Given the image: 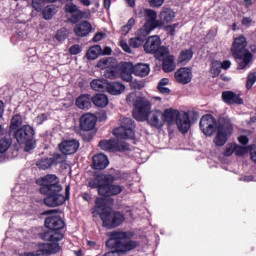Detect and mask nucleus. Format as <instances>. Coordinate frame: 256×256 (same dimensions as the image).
Wrapping results in <instances>:
<instances>
[{"label": "nucleus", "instance_id": "f257e3e1", "mask_svg": "<svg viewBox=\"0 0 256 256\" xmlns=\"http://www.w3.org/2000/svg\"><path fill=\"white\" fill-rule=\"evenodd\" d=\"M200 129L208 137H211L216 131L213 143L217 147H223L233 133V123H231L229 118L220 117L218 120H215V117L207 114L200 120Z\"/></svg>", "mask_w": 256, "mask_h": 256}, {"label": "nucleus", "instance_id": "f03ea898", "mask_svg": "<svg viewBox=\"0 0 256 256\" xmlns=\"http://www.w3.org/2000/svg\"><path fill=\"white\" fill-rule=\"evenodd\" d=\"M94 215H100L104 227L108 229H113V227H119L123 221H125V216L119 212H111L105 204V199L97 198L96 205L94 207Z\"/></svg>", "mask_w": 256, "mask_h": 256}, {"label": "nucleus", "instance_id": "7ed1b4c3", "mask_svg": "<svg viewBox=\"0 0 256 256\" xmlns=\"http://www.w3.org/2000/svg\"><path fill=\"white\" fill-rule=\"evenodd\" d=\"M132 232L114 231L110 233V239L106 242V246L110 249L126 253V251H133L139 242L131 240Z\"/></svg>", "mask_w": 256, "mask_h": 256}, {"label": "nucleus", "instance_id": "20e7f679", "mask_svg": "<svg viewBox=\"0 0 256 256\" xmlns=\"http://www.w3.org/2000/svg\"><path fill=\"white\" fill-rule=\"evenodd\" d=\"M231 53L238 63V69H247L251 61H253V54L247 50V38L245 36H239L234 39Z\"/></svg>", "mask_w": 256, "mask_h": 256}, {"label": "nucleus", "instance_id": "39448f33", "mask_svg": "<svg viewBox=\"0 0 256 256\" xmlns=\"http://www.w3.org/2000/svg\"><path fill=\"white\" fill-rule=\"evenodd\" d=\"M126 101L134 106L133 116L137 121H145L151 113V101L145 97L137 96L135 92L127 95Z\"/></svg>", "mask_w": 256, "mask_h": 256}, {"label": "nucleus", "instance_id": "423d86ee", "mask_svg": "<svg viewBox=\"0 0 256 256\" xmlns=\"http://www.w3.org/2000/svg\"><path fill=\"white\" fill-rule=\"evenodd\" d=\"M63 232L61 230H48L41 234V238L44 241H50L49 243L40 244L39 250L42 255H53L61 251L59 241L63 239Z\"/></svg>", "mask_w": 256, "mask_h": 256}, {"label": "nucleus", "instance_id": "0eeeda50", "mask_svg": "<svg viewBox=\"0 0 256 256\" xmlns=\"http://www.w3.org/2000/svg\"><path fill=\"white\" fill-rule=\"evenodd\" d=\"M137 17H145L146 22L144 23L142 29L151 33L153 29L159 27V20H157V12L151 9L140 8L136 11Z\"/></svg>", "mask_w": 256, "mask_h": 256}, {"label": "nucleus", "instance_id": "6e6552de", "mask_svg": "<svg viewBox=\"0 0 256 256\" xmlns=\"http://www.w3.org/2000/svg\"><path fill=\"white\" fill-rule=\"evenodd\" d=\"M156 59L162 61V69L165 73H171L175 71V57L169 52V48L161 46V48L156 52Z\"/></svg>", "mask_w": 256, "mask_h": 256}, {"label": "nucleus", "instance_id": "1a4fd4ad", "mask_svg": "<svg viewBox=\"0 0 256 256\" xmlns=\"http://www.w3.org/2000/svg\"><path fill=\"white\" fill-rule=\"evenodd\" d=\"M135 123L131 118H123L121 126L114 129L113 134L117 139H133L135 137Z\"/></svg>", "mask_w": 256, "mask_h": 256}, {"label": "nucleus", "instance_id": "9d476101", "mask_svg": "<svg viewBox=\"0 0 256 256\" xmlns=\"http://www.w3.org/2000/svg\"><path fill=\"white\" fill-rule=\"evenodd\" d=\"M38 185H41L40 193H53V191H61L59 178L53 174H48L40 180H37Z\"/></svg>", "mask_w": 256, "mask_h": 256}, {"label": "nucleus", "instance_id": "9b49d317", "mask_svg": "<svg viewBox=\"0 0 256 256\" xmlns=\"http://www.w3.org/2000/svg\"><path fill=\"white\" fill-rule=\"evenodd\" d=\"M99 147L103 149V151H127V149H129L127 143L119 141L118 139L102 140L99 143Z\"/></svg>", "mask_w": 256, "mask_h": 256}, {"label": "nucleus", "instance_id": "f8f14e48", "mask_svg": "<svg viewBox=\"0 0 256 256\" xmlns=\"http://www.w3.org/2000/svg\"><path fill=\"white\" fill-rule=\"evenodd\" d=\"M60 191H52L42 193L43 195H48L44 199L45 205L48 207H59V205H63L65 203V196L59 194Z\"/></svg>", "mask_w": 256, "mask_h": 256}, {"label": "nucleus", "instance_id": "ddd939ff", "mask_svg": "<svg viewBox=\"0 0 256 256\" xmlns=\"http://www.w3.org/2000/svg\"><path fill=\"white\" fill-rule=\"evenodd\" d=\"M35 135V130L30 125H24L14 133V137L17 143L23 144L29 139H33Z\"/></svg>", "mask_w": 256, "mask_h": 256}, {"label": "nucleus", "instance_id": "4468645a", "mask_svg": "<svg viewBox=\"0 0 256 256\" xmlns=\"http://www.w3.org/2000/svg\"><path fill=\"white\" fill-rule=\"evenodd\" d=\"M146 119L148 121V124L151 127H155V129H161V127L165 125L163 112H161L160 110H154L152 112L150 111Z\"/></svg>", "mask_w": 256, "mask_h": 256}, {"label": "nucleus", "instance_id": "2eb2a0df", "mask_svg": "<svg viewBox=\"0 0 256 256\" xmlns=\"http://www.w3.org/2000/svg\"><path fill=\"white\" fill-rule=\"evenodd\" d=\"M175 11L171 8L163 7L158 15V24L159 27H163V25H169V23H173L176 17Z\"/></svg>", "mask_w": 256, "mask_h": 256}, {"label": "nucleus", "instance_id": "dca6fc26", "mask_svg": "<svg viewBox=\"0 0 256 256\" xmlns=\"http://www.w3.org/2000/svg\"><path fill=\"white\" fill-rule=\"evenodd\" d=\"M95 125H97V117L91 113H86L80 118V129L82 131H91L95 129Z\"/></svg>", "mask_w": 256, "mask_h": 256}, {"label": "nucleus", "instance_id": "f3484780", "mask_svg": "<svg viewBox=\"0 0 256 256\" xmlns=\"http://www.w3.org/2000/svg\"><path fill=\"white\" fill-rule=\"evenodd\" d=\"M161 49V38L159 36H150L144 44V50L146 53H154L157 57V51Z\"/></svg>", "mask_w": 256, "mask_h": 256}, {"label": "nucleus", "instance_id": "a211bd4d", "mask_svg": "<svg viewBox=\"0 0 256 256\" xmlns=\"http://www.w3.org/2000/svg\"><path fill=\"white\" fill-rule=\"evenodd\" d=\"M59 151L64 155H73L77 153L79 149V141L77 140H65L59 144Z\"/></svg>", "mask_w": 256, "mask_h": 256}, {"label": "nucleus", "instance_id": "6ab92c4d", "mask_svg": "<svg viewBox=\"0 0 256 256\" xmlns=\"http://www.w3.org/2000/svg\"><path fill=\"white\" fill-rule=\"evenodd\" d=\"M45 227L49 230L61 231L65 227V222L59 215L54 214L45 219Z\"/></svg>", "mask_w": 256, "mask_h": 256}, {"label": "nucleus", "instance_id": "aec40b11", "mask_svg": "<svg viewBox=\"0 0 256 256\" xmlns=\"http://www.w3.org/2000/svg\"><path fill=\"white\" fill-rule=\"evenodd\" d=\"M121 191H123V187L120 185L109 184L106 180V184L99 189V195H102V197H111L113 195H119Z\"/></svg>", "mask_w": 256, "mask_h": 256}, {"label": "nucleus", "instance_id": "412c9836", "mask_svg": "<svg viewBox=\"0 0 256 256\" xmlns=\"http://www.w3.org/2000/svg\"><path fill=\"white\" fill-rule=\"evenodd\" d=\"M180 133H187L191 129V120L189 119V113L181 112L175 121Z\"/></svg>", "mask_w": 256, "mask_h": 256}, {"label": "nucleus", "instance_id": "4be33fe9", "mask_svg": "<svg viewBox=\"0 0 256 256\" xmlns=\"http://www.w3.org/2000/svg\"><path fill=\"white\" fill-rule=\"evenodd\" d=\"M149 33L150 32H147V30H144L143 28L138 29L136 31V36L130 39V47H133L134 49L141 47V45L147 41Z\"/></svg>", "mask_w": 256, "mask_h": 256}, {"label": "nucleus", "instance_id": "5701e85b", "mask_svg": "<svg viewBox=\"0 0 256 256\" xmlns=\"http://www.w3.org/2000/svg\"><path fill=\"white\" fill-rule=\"evenodd\" d=\"M174 77L178 83L187 85L188 83H191V79H193V73L189 68H180L175 72Z\"/></svg>", "mask_w": 256, "mask_h": 256}, {"label": "nucleus", "instance_id": "b1692460", "mask_svg": "<svg viewBox=\"0 0 256 256\" xmlns=\"http://www.w3.org/2000/svg\"><path fill=\"white\" fill-rule=\"evenodd\" d=\"M120 77L128 83L133 81V63L125 62L120 67Z\"/></svg>", "mask_w": 256, "mask_h": 256}, {"label": "nucleus", "instance_id": "393cba45", "mask_svg": "<svg viewBox=\"0 0 256 256\" xmlns=\"http://www.w3.org/2000/svg\"><path fill=\"white\" fill-rule=\"evenodd\" d=\"M91 29V23L82 21L75 26L74 33L77 35V37H87V35L91 33Z\"/></svg>", "mask_w": 256, "mask_h": 256}, {"label": "nucleus", "instance_id": "a878e982", "mask_svg": "<svg viewBox=\"0 0 256 256\" xmlns=\"http://www.w3.org/2000/svg\"><path fill=\"white\" fill-rule=\"evenodd\" d=\"M162 115L164 117V123H168L169 125H173L179 118V115H181V112L177 109L168 108L165 109L164 112H162Z\"/></svg>", "mask_w": 256, "mask_h": 256}, {"label": "nucleus", "instance_id": "bb28decb", "mask_svg": "<svg viewBox=\"0 0 256 256\" xmlns=\"http://www.w3.org/2000/svg\"><path fill=\"white\" fill-rule=\"evenodd\" d=\"M109 165V159L105 154L100 153L93 157V169L103 170Z\"/></svg>", "mask_w": 256, "mask_h": 256}, {"label": "nucleus", "instance_id": "cd10ccee", "mask_svg": "<svg viewBox=\"0 0 256 256\" xmlns=\"http://www.w3.org/2000/svg\"><path fill=\"white\" fill-rule=\"evenodd\" d=\"M222 99H223L224 103H227V105H233L235 103L237 105H242V103H243V99H241V97H239V95H237L231 91L223 92Z\"/></svg>", "mask_w": 256, "mask_h": 256}, {"label": "nucleus", "instance_id": "c85d7f7f", "mask_svg": "<svg viewBox=\"0 0 256 256\" xmlns=\"http://www.w3.org/2000/svg\"><path fill=\"white\" fill-rule=\"evenodd\" d=\"M107 179H109L107 175L99 174L94 179L88 182V186L91 189H98V193H99V189H101V187H105V184L107 183Z\"/></svg>", "mask_w": 256, "mask_h": 256}, {"label": "nucleus", "instance_id": "c756f323", "mask_svg": "<svg viewBox=\"0 0 256 256\" xmlns=\"http://www.w3.org/2000/svg\"><path fill=\"white\" fill-rule=\"evenodd\" d=\"M110 95H121L125 92V85L121 82H108L107 90Z\"/></svg>", "mask_w": 256, "mask_h": 256}, {"label": "nucleus", "instance_id": "7c9ffc66", "mask_svg": "<svg viewBox=\"0 0 256 256\" xmlns=\"http://www.w3.org/2000/svg\"><path fill=\"white\" fill-rule=\"evenodd\" d=\"M132 69L133 75H136V77H147L151 71V68H149L147 64L143 63L136 64Z\"/></svg>", "mask_w": 256, "mask_h": 256}, {"label": "nucleus", "instance_id": "2f4dec72", "mask_svg": "<svg viewBox=\"0 0 256 256\" xmlns=\"http://www.w3.org/2000/svg\"><path fill=\"white\" fill-rule=\"evenodd\" d=\"M66 13H70L73 23H77V21L83 17V12H81L75 4L66 6Z\"/></svg>", "mask_w": 256, "mask_h": 256}, {"label": "nucleus", "instance_id": "473e14b6", "mask_svg": "<svg viewBox=\"0 0 256 256\" xmlns=\"http://www.w3.org/2000/svg\"><path fill=\"white\" fill-rule=\"evenodd\" d=\"M91 101H93V98L89 94H84L77 98L76 105L79 109H90Z\"/></svg>", "mask_w": 256, "mask_h": 256}, {"label": "nucleus", "instance_id": "72a5a7b5", "mask_svg": "<svg viewBox=\"0 0 256 256\" xmlns=\"http://www.w3.org/2000/svg\"><path fill=\"white\" fill-rule=\"evenodd\" d=\"M92 103L96 106V107H107V105H109V98L107 97V95L105 94H96L93 98H92Z\"/></svg>", "mask_w": 256, "mask_h": 256}, {"label": "nucleus", "instance_id": "f704fd0d", "mask_svg": "<svg viewBox=\"0 0 256 256\" xmlns=\"http://www.w3.org/2000/svg\"><path fill=\"white\" fill-rule=\"evenodd\" d=\"M109 82L106 79H95L91 82V88L94 91H107Z\"/></svg>", "mask_w": 256, "mask_h": 256}, {"label": "nucleus", "instance_id": "c9c22d12", "mask_svg": "<svg viewBox=\"0 0 256 256\" xmlns=\"http://www.w3.org/2000/svg\"><path fill=\"white\" fill-rule=\"evenodd\" d=\"M191 59H193V50L186 49L180 52L178 63H180V65H187Z\"/></svg>", "mask_w": 256, "mask_h": 256}, {"label": "nucleus", "instance_id": "e433bc0d", "mask_svg": "<svg viewBox=\"0 0 256 256\" xmlns=\"http://www.w3.org/2000/svg\"><path fill=\"white\" fill-rule=\"evenodd\" d=\"M101 53H103L101 47L99 45H94L89 48V50L86 53V57L87 59L95 60L97 59V57H99V55H101Z\"/></svg>", "mask_w": 256, "mask_h": 256}, {"label": "nucleus", "instance_id": "4c0bfd02", "mask_svg": "<svg viewBox=\"0 0 256 256\" xmlns=\"http://www.w3.org/2000/svg\"><path fill=\"white\" fill-rule=\"evenodd\" d=\"M55 13H57V8L54 5H48L42 10L43 19L49 21L53 19Z\"/></svg>", "mask_w": 256, "mask_h": 256}, {"label": "nucleus", "instance_id": "58836bf2", "mask_svg": "<svg viewBox=\"0 0 256 256\" xmlns=\"http://www.w3.org/2000/svg\"><path fill=\"white\" fill-rule=\"evenodd\" d=\"M23 124V118L21 115L17 114L12 117L11 124H10V131H15V129H19Z\"/></svg>", "mask_w": 256, "mask_h": 256}, {"label": "nucleus", "instance_id": "ea45409f", "mask_svg": "<svg viewBox=\"0 0 256 256\" xmlns=\"http://www.w3.org/2000/svg\"><path fill=\"white\" fill-rule=\"evenodd\" d=\"M65 155L66 154L64 153H55L53 157L50 158L52 160V165H59V163H65V161H67V156Z\"/></svg>", "mask_w": 256, "mask_h": 256}, {"label": "nucleus", "instance_id": "a19ab883", "mask_svg": "<svg viewBox=\"0 0 256 256\" xmlns=\"http://www.w3.org/2000/svg\"><path fill=\"white\" fill-rule=\"evenodd\" d=\"M11 139L9 138H1L0 139V153H7L9 151V147H11Z\"/></svg>", "mask_w": 256, "mask_h": 256}, {"label": "nucleus", "instance_id": "79ce46f5", "mask_svg": "<svg viewBox=\"0 0 256 256\" xmlns=\"http://www.w3.org/2000/svg\"><path fill=\"white\" fill-rule=\"evenodd\" d=\"M53 165V160L51 158H43L37 162V167L42 170L49 169Z\"/></svg>", "mask_w": 256, "mask_h": 256}, {"label": "nucleus", "instance_id": "37998d69", "mask_svg": "<svg viewBox=\"0 0 256 256\" xmlns=\"http://www.w3.org/2000/svg\"><path fill=\"white\" fill-rule=\"evenodd\" d=\"M133 25H135V20L133 18H130L126 25L122 26L121 33L122 35H127L131 29H133Z\"/></svg>", "mask_w": 256, "mask_h": 256}, {"label": "nucleus", "instance_id": "c03bdc74", "mask_svg": "<svg viewBox=\"0 0 256 256\" xmlns=\"http://www.w3.org/2000/svg\"><path fill=\"white\" fill-rule=\"evenodd\" d=\"M239 149L238 146H236L235 144H227L224 150V155L226 157H231L232 153H235V151H237Z\"/></svg>", "mask_w": 256, "mask_h": 256}, {"label": "nucleus", "instance_id": "a18cd8bd", "mask_svg": "<svg viewBox=\"0 0 256 256\" xmlns=\"http://www.w3.org/2000/svg\"><path fill=\"white\" fill-rule=\"evenodd\" d=\"M256 83V72H252L247 77L246 89H251Z\"/></svg>", "mask_w": 256, "mask_h": 256}, {"label": "nucleus", "instance_id": "49530a36", "mask_svg": "<svg viewBox=\"0 0 256 256\" xmlns=\"http://www.w3.org/2000/svg\"><path fill=\"white\" fill-rule=\"evenodd\" d=\"M211 73H212L213 77H217V75H219V73H221V62H219V61L212 62Z\"/></svg>", "mask_w": 256, "mask_h": 256}, {"label": "nucleus", "instance_id": "de8ad7c7", "mask_svg": "<svg viewBox=\"0 0 256 256\" xmlns=\"http://www.w3.org/2000/svg\"><path fill=\"white\" fill-rule=\"evenodd\" d=\"M104 76L106 79H117V77H119V73H117L116 68H110L105 71Z\"/></svg>", "mask_w": 256, "mask_h": 256}, {"label": "nucleus", "instance_id": "09e8293b", "mask_svg": "<svg viewBox=\"0 0 256 256\" xmlns=\"http://www.w3.org/2000/svg\"><path fill=\"white\" fill-rule=\"evenodd\" d=\"M177 27H179V24L175 23V24L165 26L164 30L168 35H170L171 37H174L175 31H177Z\"/></svg>", "mask_w": 256, "mask_h": 256}, {"label": "nucleus", "instance_id": "8fccbe9b", "mask_svg": "<svg viewBox=\"0 0 256 256\" xmlns=\"http://www.w3.org/2000/svg\"><path fill=\"white\" fill-rule=\"evenodd\" d=\"M43 3H46L45 0H32V7L39 12L43 9Z\"/></svg>", "mask_w": 256, "mask_h": 256}, {"label": "nucleus", "instance_id": "3c124183", "mask_svg": "<svg viewBox=\"0 0 256 256\" xmlns=\"http://www.w3.org/2000/svg\"><path fill=\"white\" fill-rule=\"evenodd\" d=\"M24 143H25V151L29 152V151H33V149H35V142L32 138H29Z\"/></svg>", "mask_w": 256, "mask_h": 256}, {"label": "nucleus", "instance_id": "603ef678", "mask_svg": "<svg viewBox=\"0 0 256 256\" xmlns=\"http://www.w3.org/2000/svg\"><path fill=\"white\" fill-rule=\"evenodd\" d=\"M55 38L57 39V41H59L61 43V42L65 41V39H67V33H65L64 29H61L56 33Z\"/></svg>", "mask_w": 256, "mask_h": 256}, {"label": "nucleus", "instance_id": "864d4df0", "mask_svg": "<svg viewBox=\"0 0 256 256\" xmlns=\"http://www.w3.org/2000/svg\"><path fill=\"white\" fill-rule=\"evenodd\" d=\"M48 119V116L47 114L45 113H42L40 115H38L36 118H35V123H37V125H42V123H45V121H47Z\"/></svg>", "mask_w": 256, "mask_h": 256}, {"label": "nucleus", "instance_id": "5fc2aeb1", "mask_svg": "<svg viewBox=\"0 0 256 256\" xmlns=\"http://www.w3.org/2000/svg\"><path fill=\"white\" fill-rule=\"evenodd\" d=\"M97 67L99 69H107V67H109V59L107 58L101 59L100 61H98Z\"/></svg>", "mask_w": 256, "mask_h": 256}, {"label": "nucleus", "instance_id": "6e6d98bb", "mask_svg": "<svg viewBox=\"0 0 256 256\" xmlns=\"http://www.w3.org/2000/svg\"><path fill=\"white\" fill-rule=\"evenodd\" d=\"M70 55H79L81 53V46L73 45L69 48Z\"/></svg>", "mask_w": 256, "mask_h": 256}, {"label": "nucleus", "instance_id": "4d7b16f0", "mask_svg": "<svg viewBox=\"0 0 256 256\" xmlns=\"http://www.w3.org/2000/svg\"><path fill=\"white\" fill-rule=\"evenodd\" d=\"M148 2L150 4V7L157 8L161 7L165 3V0H148Z\"/></svg>", "mask_w": 256, "mask_h": 256}, {"label": "nucleus", "instance_id": "13d9d810", "mask_svg": "<svg viewBox=\"0 0 256 256\" xmlns=\"http://www.w3.org/2000/svg\"><path fill=\"white\" fill-rule=\"evenodd\" d=\"M151 106L156 105V107H161L162 99L159 96H153L150 99Z\"/></svg>", "mask_w": 256, "mask_h": 256}, {"label": "nucleus", "instance_id": "bf43d9fd", "mask_svg": "<svg viewBox=\"0 0 256 256\" xmlns=\"http://www.w3.org/2000/svg\"><path fill=\"white\" fill-rule=\"evenodd\" d=\"M105 37H107V34L103 32H98L95 34L93 41L94 43H99V41H102V39H105Z\"/></svg>", "mask_w": 256, "mask_h": 256}, {"label": "nucleus", "instance_id": "052dcab7", "mask_svg": "<svg viewBox=\"0 0 256 256\" xmlns=\"http://www.w3.org/2000/svg\"><path fill=\"white\" fill-rule=\"evenodd\" d=\"M251 23H253V20L250 17L242 18L241 24L243 27L249 28L251 27Z\"/></svg>", "mask_w": 256, "mask_h": 256}, {"label": "nucleus", "instance_id": "680f3d73", "mask_svg": "<svg viewBox=\"0 0 256 256\" xmlns=\"http://www.w3.org/2000/svg\"><path fill=\"white\" fill-rule=\"evenodd\" d=\"M120 47L125 51L126 53H131V47H129V44H127V41L121 40L120 41Z\"/></svg>", "mask_w": 256, "mask_h": 256}, {"label": "nucleus", "instance_id": "e2e57ef3", "mask_svg": "<svg viewBox=\"0 0 256 256\" xmlns=\"http://www.w3.org/2000/svg\"><path fill=\"white\" fill-rule=\"evenodd\" d=\"M158 91H160L163 95H168V93H171V90L167 88L166 86H161L158 84Z\"/></svg>", "mask_w": 256, "mask_h": 256}, {"label": "nucleus", "instance_id": "0e129e2a", "mask_svg": "<svg viewBox=\"0 0 256 256\" xmlns=\"http://www.w3.org/2000/svg\"><path fill=\"white\" fill-rule=\"evenodd\" d=\"M221 69L227 70L229 67H231V61L225 60L223 62H220Z\"/></svg>", "mask_w": 256, "mask_h": 256}, {"label": "nucleus", "instance_id": "69168bd1", "mask_svg": "<svg viewBox=\"0 0 256 256\" xmlns=\"http://www.w3.org/2000/svg\"><path fill=\"white\" fill-rule=\"evenodd\" d=\"M39 255H43V252H41L40 250H38L37 253H35V252H25L23 254H20V256H39Z\"/></svg>", "mask_w": 256, "mask_h": 256}, {"label": "nucleus", "instance_id": "338daca9", "mask_svg": "<svg viewBox=\"0 0 256 256\" xmlns=\"http://www.w3.org/2000/svg\"><path fill=\"white\" fill-rule=\"evenodd\" d=\"M239 143H241L242 145H247V143H249V139L247 138V136H240L238 138Z\"/></svg>", "mask_w": 256, "mask_h": 256}, {"label": "nucleus", "instance_id": "774afa93", "mask_svg": "<svg viewBox=\"0 0 256 256\" xmlns=\"http://www.w3.org/2000/svg\"><path fill=\"white\" fill-rule=\"evenodd\" d=\"M251 159L256 163V147L251 149Z\"/></svg>", "mask_w": 256, "mask_h": 256}]
</instances>
